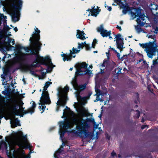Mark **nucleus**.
<instances>
[{
    "instance_id": "obj_1",
    "label": "nucleus",
    "mask_w": 158,
    "mask_h": 158,
    "mask_svg": "<svg viewBox=\"0 0 158 158\" xmlns=\"http://www.w3.org/2000/svg\"><path fill=\"white\" fill-rule=\"evenodd\" d=\"M67 110H64L63 116L66 117L65 122H61L59 123L60 130L59 133L60 138L62 139L65 133L68 131V129H70L75 125L76 126L77 134L81 136L84 134L87 133L89 127L86 120L83 119L82 117L87 116L88 115V110L82 106H80L78 109L79 114H76L70 110V109L67 107Z\"/></svg>"
},
{
    "instance_id": "obj_2",
    "label": "nucleus",
    "mask_w": 158,
    "mask_h": 158,
    "mask_svg": "<svg viewBox=\"0 0 158 158\" xmlns=\"http://www.w3.org/2000/svg\"><path fill=\"white\" fill-rule=\"evenodd\" d=\"M6 140L9 147L7 149V144L3 142L2 145L6 150V154L9 158H30L29 155L26 156L23 152V148H30V144L27 139V135L23 136V133L19 131L13 134L11 136L6 137Z\"/></svg>"
},
{
    "instance_id": "obj_3",
    "label": "nucleus",
    "mask_w": 158,
    "mask_h": 158,
    "mask_svg": "<svg viewBox=\"0 0 158 158\" xmlns=\"http://www.w3.org/2000/svg\"><path fill=\"white\" fill-rule=\"evenodd\" d=\"M35 32L32 35V37L30 39V41L31 42V44L30 48H21L17 47L18 54L16 56L17 59L19 62L21 63L24 61L26 59V54L22 52L21 49L23 48L26 52H28L29 50L31 51V53L32 54L36 55L37 56L38 61L42 64L53 67H55L52 61L51 60L48 56L44 58L39 57L38 53L39 51L40 50L42 44L40 42V31L37 28L35 29Z\"/></svg>"
},
{
    "instance_id": "obj_4",
    "label": "nucleus",
    "mask_w": 158,
    "mask_h": 158,
    "mask_svg": "<svg viewBox=\"0 0 158 158\" xmlns=\"http://www.w3.org/2000/svg\"><path fill=\"white\" fill-rule=\"evenodd\" d=\"M52 84L51 82L48 81L46 82L44 87V89L41 96L40 98L39 104L40 106L39 108L40 110H42L41 112L42 113L43 112L46 106L45 105H49L51 103V101L49 98V94L46 90L49 85Z\"/></svg>"
},
{
    "instance_id": "obj_5",
    "label": "nucleus",
    "mask_w": 158,
    "mask_h": 158,
    "mask_svg": "<svg viewBox=\"0 0 158 158\" xmlns=\"http://www.w3.org/2000/svg\"><path fill=\"white\" fill-rule=\"evenodd\" d=\"M72 84L74 89L77 90L74 93V94L77 101L81 105H84L86 103V100L87 99L89 98V97H85L82 98L80 96V94L81 91L84 90L85 88L86 85H78L77 82V80L76 79H74L72 80Z\"/></svg>"
},
{
    "instance_id": "obj_6",
    "label": "nucleus",
    "mask_w": 158,
    "mask_h": 158,
    "mask_svg": "<svg viewBox=\"0 0 158 158\" xmlns=\"http://www.w3.org/2000/svg\"><path fill=\"white\" fill-rule=\"evenodd\" d=\"M69 88L66 86L64 89L60 88L58 90V96L59 99L56 102V111H58L60 106H64L66 104L67 100V94L68 92Z\"/></svg>"
},
{
    "instance_id": "obj_7",
    "label": "nucleus",
    "mask_w": 158,
    "mask_h": 158,
    "mask_svg": "<svg viewBox=\"0 0 158 158\" xmlns=\"http://www.w3.org/2000/svg\"><path fill=\"white\" fill-rule=\"evenodd\" d=\"M12 3L9 10L13 14L12 19L15 22L19 20V12L17 10L21 9L23 3L21 0H12Z\"/></svg>"
},
{
    "instance_id": "obj_8",
    "label": "nucleus",
    "mask_w": 158,
    "mask_h": 158,
    "mask_svg": "<svg viewBox=\"0 0 158 158\" xmlns=\"http://www.w3.org/2000/svg\"><path fill=\"white\" fill-rule=\"evenodd\" d=\"M6 105L10 113L15 115H18L20 112L21 110L16 108L17 104L14 102L11 101L6 104L4 98H0V106H3Z\"/></svg>"
},
{
    "instance_id": "obj_9",
    "label": "nucleus",
    "mask_w": 158,
    "mask_h": 158,
    "mask_svg": "<svg viewBox=\"0 0 158 158\" xmlns=\"http://www.w3.org/2000/svg\"><path fill=\"white\" fill-rule=\"evenodd\" d=\"M141 10L140 9L133 8L131 12L130 15L133 19L135 18L137 16L138 18L136 21L138 24L139 25L143 26L146 23L145 20L146 17L143 15L141 14Z\"/></svg>"
},
{
    "instance_id": "obj_10",
    "label": "nucleus",
    "mask_w": 158,
    "mask_h": 158,
    "mask_svg": "<svg viewBox=\"0 0 158 158\" xmlns=\"http://www.w3.org/2000/svg\"><path fill=\"white\" fill-rule=\"evenodd\" d=\"M75 67L77 70V71L75 73L76 76L89 73V70L87 69V65L85 62L77 63L75 65ZM89 72H90V71Z\"/></svg>"
},
{
    "instance_id": "obj_11",
    "label": "nucleus",
    "mask_w": 158,
    "mask_h": 158,
    "mask_svg": "<svg viewBox=\"0 0 158 158\" xmlns=\"http://www.w3.org/2000/svg\"><path fill=\"white\" fill-rule=\"evenodd\" d=\"M79 50L73 48L72 50H70V53L69 54L67 55L66 54H63L62 55V57H63V60L65 61L66 60L70 61L72 59V56L73 57H75L76 55H73L75 53H77L80 52Z\"/></svg>"
},
{
    "instance_id": "obj_12",
    "label": "nucleus",
    "mask_w": 158,
    "mask_h": 158,
    "mask_svg": "<svg viewBox=\"0 0 158 158\" xmlns=\"http://www.w3.org/2000/svg\"><path fill=\"white\" fill-rule=\"evenodd\" d=\"M97 30L103 37H107L111 34V31H108L104 28L103 25H101L97 27Z\"/></svg>"
},
{
    "instance_id": "obj_13",
    "label": "nucleus",
    "mask_w": 158,
    "mask_h": 158,
    "mask_svg": "<svg viewBox=\"0 0 158 158\" xmlns=\"http://www.w3.org/2000/svg\"><path fill=\"white\" fill-rule=\"evenodd\" d=\"M115 38L116 39V45L118 48L121 49L123 47V38H121V35L120 34H118L115 35Z\"/></svg>"
},
{
    "instance_id": "obj_14",
    "label": "nucleus",
    "mask_w": 158,
    "mask_h": 158,
    "mask_svg": "<svg viewBox=\"0 0 158 158\" xmlns=\"http://www.w3.org/2000/svg\"><path fill=\"white\" fill-rule=\"evenodd\" d=\"M150 8L154 15L158 16V6L156 4L151 5Z\"/></svg>"
},
{
    "instance_id": "obj_15",
    "label": "nucleus",
    "mask_w": 158,
    "mask_h": 158,
    "mask_svg": "<svg viewBox=\"0 0 158 158\" xmlns=\"http://www.w3.org/2000/svg\"><path fill=\"white\" fill-rule=\"evenodd\" d=\"M94 7L95 6L91 7L90 9H88L87 10V11H90L91 13V15L95 17H96L97 15L100 11V10L98 9L97 10L96 9H94Z\"/></svg>"
},
{
    "instance_id": "obj_16",
    "label": "nucleus",
    "mask_w": 158,
    "mask_h": 158,
    "mask_svg": "<svg viewBox=\"0 0 158 158\" xmlns=\"http://www.w3.org/2000/svg\"><path fill=\"white\" fill-rule=\"evenodd\" d=\"M84 35L85 33L84 31H81L78 30H77L76 36L77 38H79L82 40L85 39L86 38L84 36Z\"/></svg>"
},
{
    "instance_id": "obj_17",
    "label": "nucleus",
    "mask_w": 158,
    "mask_h": 158,
    "mask_svg": "<svg viewBox=\"0 0 158 158\" xmlns=\"http://www.w3.org/2000/svg\"><path fill=\"white\" fill-rule=\"evenodd\" d=\"M31 104H32V106L28 110L26 113H32L34 112V109L36 107V105L35 102L33 101H32L31 102Z\"/></svg>"
},
{
    "instance_id": "obj_18",
    "label": "nucleus",
    "mask_w": 158,
    "mask_h": 158,
    "mask_svg": "<svg viewBox=\"0 0 158 158\" xmlns=\"http://www.w3.org/2000/svg\"><path fill=\"white\" fill-rule=\"evenodd\" d=\"M22 69L25 71H27L31 70V67L28 65H25L22 66Z\"/></svg>"
},
{
    "instance_id": "obj_19",
    "label": "nucleus",
    "mask_w": 158,
    "mask_h": 158,
    "mask_svg": "<svg viewBox=\"0 0 158 158\" xmlns=\"http://www.w3.org/2000/svg\"><path fill=\"white\" fill-rule=\"evenodd\" d=\"M96 91L97 92V94H96V95H97V98L96 99V100L94 101V102H96L99 100H100V98L99 97V96H100L102 94L100 93V90H96Z\"/></svg>"
},
{
    "instance_id": "obj_20",
    "label": "nucleus",
    "mask_w": 158,
    "mask_h": 158,
    "mask_svg": "<svg viewBox=\"0 0 158 158\" xmlns=\"http://www.w3.org/2000/svg\"><path fill=\"white\" fill-rule=\"evenodd\" d=\"M126 4L125 0H120L119 1V4L121 6L122 8H123L125 6Z\"/></svg>"
},
{
    "instance_id": "obj_21",
    "label": "nucleus",
    "mask_w": 158,
    "mask_h": 158,
    "mask_svg": "<svg viewBox=\"0 0 158 158\" xmlns=\"http://www.w3.org/2000/svg\"><path fill=\"white\" fill-rule=\"evenodd\" d=\"M13 39H11L10 38H8V42H9V47H10V48H7V50H10V48H14V47L13 46H12L10 44V43L11 42L12 40Z\"/></svg>"
},
{
    "instance_id": "obj_22",
    "label": "nucleus",
    "mask_w": 158,
    "mask_h": 158,
    "mask_svg": "<svg viewBox=\"0 0 158 158\" xmlns=\"http://www.w3.org/2000/svg\"><path fill=\"white\" fill-rule=\"evenodd\" d=\"M135 29L138 33H139L143 31L140 28L138 27V26H135Z\"/></svg>"
},
{
    "instance_id": "obj_23",
    "label": "nucleus",
    "mask_w": 158,
    "mask_h": 158,
    "mask_svg": "<svg viewBox=\"0 0 158 158\" xmlns=\"http://www.w3.org/2000/svg\"><path fill=\"white\" fill-rule=\"evenodd\" d=\"M147 36L148 37V38H151L153 39V42H154L156 43V37L152 35H150L148 36V35H147Z\"/></svg>"
},
{
    "instance_id": "obj_24",
    "label": "nucleus",
    "mask_w": 158,
    "mask_h": 158,
    "mask_svg": "<svg viewBox=\"0 0 158 158\" xmlns=\"http://www.w3.org/2000/svg\"><path fill=\"white\" fill-rule=\"evenodd\" d=\"M117 156L116 153L114 151L113 152L111 153V158H115L117 157Z\"/></svg>"
},
{
    "instance_id": "obj_25",
    "label": "nucleus",
    "mask_w": 158,
    "mask_h": 158,
    "mask_svg": "<svg viewBox=\"0 0 158 158\" xmlns=\"http://www.w3.org/2000/svg\"><path fill=\"white\" fill-rule=\"evenodd\" d=\"M78 49H80V48H82L84 46L83 45V43H78Z\"/></svg>"
},
{
    "instance_id": "obj_26",
    "label": "nucleus",
    "mask_w": 158,
    "mask_h": 158,
    "mask_svg": "<svg viewBox=\"0 0 158 158\" xmlns=\"http://www.w3.org/2000/svg\"><path fill=\"white\" fill-rule=\"evenodd\" d=\"M158 64V60H153V65L154 66Z\"/></svg>"
},
{
    "instance_id": "obj_27",
    "label": "nucleus",
    "mask_w": 158,
    "mask_h": 158,
    "mask_svg": "<svg viewBox=\"0 0 158 158\" xmlns=\"http://www.w3.org/2000/svg\"><path fill=\"white\" fill-rule=\"evenodd\" d=\"M97 43V40H94L92 44V47L94 48L95 44Z\"/></svg>"
},
{
    "instance_id": "obj_28",
    "label": "nucleus",
    "mask_w": 158,
    "mask_h": 158,
    "mask_svg": "<svg viewBox=\"0 0 158 158\" xmlns=\"http://www.w3.org/2000/svg\"><path fill=\"white\" fill-rule=\"evenodd\" d=\"M61 152H60V149H59L58 151L56 153H54V156L55 158H58L57 157V154L58 153H60Z\"/></svg>"
},
{
    "instance_id": "obj_29",
    "label": "nucleus",
    "mask_w": 158,
    "mask_h": 158,
    "mask_svg": "<svg viewBox=\"0 0 158 158\" xmlns=\"http://www.w3.org/2000/svg\"><path fill=\"white\" fill-rule=\"evenodd\" d=\"M136 115L135 116L137 118H138L140 116V112L139 111L137 110L136 111Z\"/></svg>"
},
{
    "instance_id": "obj_30",
    "label": "nucleus",
    "mask_w": 158,
    "mask_h": 158,
    "mask_svg": "<svg viewBox=\"0 0 158 158\" xmlns=\"http://www.w3.org/2000/svg\"><path fill=\"white\" fill-rule=\"evenodd\" d=\"M30 74H31L32 75H34L35 76L36 75V74L33 71L30 70Z\"/></svg>"
},
{
    "instance_id": "obj_31",
    "label": "nucleus",
    "mask_w": 158,
    "mask_h": 158,
    "mask_svg": "<svg viewBox=\"0 0 158 158\" xmlns=\"http://www.w3.org/2000/svg\"><path fill=\"white\" fill-rule=\"evenodd\" d=\"M85 47L86 49L87 50H89V49L90 47H89V45L88 44H87V45H85Z\"/></svg>"
},
{
    "instance_id": "obj_32",
    "label": "nucleus",
    "mask_w": 158,
    "mask_h": 158,
    "mask_svg": "<svg viewBox=\"0 0 158 158\" xmlns=\"http://www.w3.org/2000/svg\"><path fill=\"white\" fill-rule=\"evenodd\" d=\"M121 70V69L120 68H118L116 69V70L118 71V72L117 73H120Z\"/></svg>"
},
{
    "instance_id": "obj_33",
    "label": "nucleus",
    "mask_w": 158,
    "mask_h": 158,
    "mask_svg": "<svg viewBox=\"0 0 158 158\" xmlns=\"http://www.w3.org/2000/svg\"><path fill=\"white\" fill-rule=\"evenodd\" d=\"M116 28H117V29H118L120 31H121L122 30V29H121V27H120V26H118V25L117 26Z\"/></svg>"
},
{
    "instance_id": "obj_34",
    "label": "nucleus",
    "mask_w": 158,
    "mask_h": 158,
    "mask_svg": "<svg viewBox=\"0 0 158 158\" xmlns=\"http://www.w3.org/2000/svg\"><path fill=\"white\" fill-rule=\"evenodd\" d=\"M154 33H158V27H157L156 28Z\"/></svg>"
},
{
    "instance_id": "obj_35",
    "label": "nucleus",
    "mask_w": 158,
    "mask_h": 158,
    "mask_svg": "<svg viewBox=\"0 0 158 158\" xmlns=\"http://www.w3.org/2000/svg\"><path fill=\"white\" fill-rule=\"evenodd\" d=\"M117 56L119 59H120V54L119 53H117Z\"/></svg>"
},
{
    "instance_id": "obj_36",
    "label": "nucleus",
    "mask_w": 158,
    "mask_h": 158,
    "mask_svg": "<svg viewBox=\"0 0 158 158\" xmlns=\"http://www.w3.org/2000/svg\"><path fill=\"white\" fill-rule=\"evenodd\" d=\"M112 8L111 7H108L107 9L109 11H110L111 10Z\"/></svg>"
},
{
    "instance_id": "obj_37",
    "label": "nucleus",
    "mask_w": 158,
    "mask_h": 158,
    "mask_svg": "<svg viewBox=\"0 0 158 158\" xmlns=\"http://www.w3.org/2000/svg\"><path fill=\"white\" fill-rule=\"evenodd\" d=\"M83 44L84 47L85 46V45H87V44H86V43L85 42H84V43H83Z\"/></svg>"
},
{
    "instance_id": "obj_38",
    "label": "nucleus",
    "mask_w": 158,
    "mask_h": 158,
    "mask_svg": "<svg viewBox=\"0 0 158 158\" xmlns=\"http://www.w3.org/2000/svg\"><path fill=\"white\" fill-rule=\"evenodd\" d=\"M2 94H3L4 95H5L6 94V90H5L4 91H2Z\"/></svg>"
},
{
    "instance_id": "obj_39",
    "label": "nucleus",
    "mask_w": 158,
    "mask_h": 158,
    "mask_svg": "<svg viewBox=\"0 0 158 158\" xmlns=\"http://www.w3.org/2000/svg\"><path fill=\"white\" fill-rule=\"evenodd\" d=\"M44 70H45L44 69H43V70H42V71H43V73H44H44H44V74H46V72H47V71L46 70H45V71H44Z\"/></svg>"
},
{
    "instance_id": "obj_40",
    "label": "nucleus",
    "mask_w": 158,
    "mask_h": 158,
    "mask_svg": "<svg viewBox=\"0 0 158 158\" xmlns=\"http://www.w3.org/2000/svg\"><path fill=\"white\" fill-rule=\"evenodd\" d=\"M14 30L16 32L18 31V29L17 27H15L14 28Z\"/></svg>"
},
{
    "instance_id": "obj_41",
    "label": "nucleus",
    "mask_w": 158,
    "mask_h": 158,
    "mask_svg": "<svg viewBox=\"0 0 158 158\" xmlns=\"http://www.w3.org/2000/svg\"><path fill=\"white\" fill-rule=\"evenodd\" d=\"M110 48L112 50H114V51L116 52H117L115 50L114 48H111V47H110Z\"/></svg>"
},
{
    "instance_id": "obj_42",
    "label": "nucleus",
    "mask_w": 158,
    "mask_h": 158,
    "mask_svg": "<svg viewBox=\"0 0 158 158\" xmlns=\"http://www.w3.org/2000/svg\"><path fill=\"white\" fill-rule=\"evenodd\" d=\"M123 23V21H120V24L121 25H122Z\"/></svg>"
},
{
    "instance_id": "obj_43",
    "label": "nucleus",
    "mask_w": 158,
    "mask_h": 158,
    "mask_svg": "<svg viewBox=\"0 0 158 158\" xmlns=\"http://www.w3.org/2000/svg\"><path fill=\"white\" fill-rule=\"evenodd\" d=\"M108 36H109V38L110 39H112V38L111 36H110V35H108Z\"/></svg>"
},
{
    "instance_id": "obj_44",
    "label": "nucleus",
    "mask_w": 158,
    "mask_h": 158,
    "mask_svg": "<svg viewBox=\"0 0 158 158\" xmlns=\"http://www.w3.org/2000/svg\"><path fill=\"white\" fill-rule=\"evenodd\" d=\"M12 40H13V41H12V44L14 45L15 44V42H14V40L13 39Z\"/></svg>"
},
{
    "instance_id": "obj_45",
    "label": "nucleus",
    "mask_w": 158,
    "mask_h": 158,
    "mask_svg": "<svg viewBox=\"0 0 158 158\" xmlns=\"http://www.w3.org/2000/svg\"><path fill=\"white\" fill-rule=\"evenodd\" d=\"M123 13L124 14H125L126 13V11H124V10H123Z\"/></svg>"
},
{
    "instance_id": "obj_46",
    "label": "nucleus",
    "mask_w": 158,
    "mask_h": 158,
    "mask_svg": "<svg viewBox=\"0 0 158 158\" xmlns=\"http://www.w3.org/2000/svg\"><path fill=\"white\" fill-rule=\"evenodd\" d=\"M118 157L120 158L121 157V156L120 154H118Z\"/></svg>"
},
{
    "instance_id": "obj_47",
    "label": "nucleus",
    "mask_w": 158,
    "mask_h": 158,
    "mask_svg": "<svg viewBox=\"0 0 158 158\" xmlns=\"http://www.w3.org/2000/svg\"><path fill=\"white\" fill-rule=\"evenodd\" d=\"M3 18L4 19H6L7 18H6V16H3Z\"/></svg>"
},
{
    "instance_id": "obj_48",
    "label": "nucleus",
    "mask_w": 158,
    "mask_h": 158,
    "mask_svg": "<svg viewBox=\"0 0 158 158\" xmlns=\"http://www.w3.org/2000/svg\"><path fill=\"white\" fill-rule=\"evenodd\" d=\"M72 70H73V68H70L69 69V70H71V71Z\"/></svg>"
},
{
    "instance_id": "obj_49",
    "label": "nucleus",
    "mask_w": 158,
    "mask_h": 158,
    "mask_svg": "<svg viewBox=\"0 0 158 158\" xmlns=\"http://www.w3.org/2000/svg\"><path fill=\"white\" fill-rule=\"evenodd\" d=\"M94 53H97V51H94Z\"/></svg>"
},
{
    "instance_id": "obj_50",
    "label": "nucleus",
    "mask_w": 158,
    "mask_h": 158,
    "mask_svg": "<svg viewBox=\"0 0 158 158\" xmlns=\"http://www.w3.org/2000/svg\"><path fill=\"white\" fill-rule=\"evenodd\" d=\"M144 128V126H142V129H143Z\"/></svg>"
},
{
    "instance_id": "obj_51",
    "label": "nucleus",
    "mask_w": 158,
    "mask_h": 158,
    "mask_svg": "<svg viewBox=\"0 0 158 158\" xmlns=\"http://www.w3.org/2000/svg\"><path fill=\"white\" fill-rule=\"evenodd\" d=\"M23 81L24 82H25V80H24V79L23 78Z\"/></svg>"
},
{
    "instance_id": "obj_52",
    "label": "nucleus",
    "mask_w": 158,
    "mask_h": 158,
    "mask_svg": "<svg viewBox=\"0 0 158 158\" xmlns=\"http://www.w3.org/2000/svg\"><path fill=\"white\" fill-rule=\"evenodd\" d=\"M18 125L17 124H16V125H15V127H17V126H18Z\"/></svg>"
},
{
    "instance_id": "obj_53",
    "label": "nucleus",
    "mask_w": 158,
    "mask_h": 158,
    "mask_svg": "<svg viewBox=\"0 0 158 158\" xmlns=\"http://www.w3.org/2000/svg\"><path fill=\"white\" fill-rule=\"evenodd\" d=\"M90 68H92L93 67H92V65H90Z\"/></svg>"
},
{
    "instance_id": "obj_54",
    "label": "nucleus",
    "mask_w": 158,
    "mask_h": 158,
    "mask_svg": "<svg viewBox=\"0 0 158 158\" xmlns=\"http://www.w3.org/2000/svg\"><path fill=\"white\" fill-rule=\"evenodd\" d=\"M105 6L106 7H108L107 6H106V4L105 5Z\"/></svg>"
},
{
    "instance_id": "obj_55",
    "label": "nucleus",
    "mask_w": 158,
    "mask_h": 158,
    "mask_svg": "<svg viewBox=\"0 0 158 158\" xmlns=\"http://www.w3.org/2000/svg\"><path fill=\"white\" fill-rule=\"evenodd\" d=\"M112 5H115V4H113Z\"/></svg>"
},
{
    "instance_id": "obj_56",
    "label": "nucleus",
    "mask_w": 158,
    "mask_h": 158,
    "mask_svg": "<svg viewBox=\"0 0 158 158\" xmlns=\"http://www.w3.org/2000/svg\"><path fill=\"white\" fill-rule=\"evenodd\" d=\"M90 15V14H89V15H88V16H89Z\"/></svg>"
},
{
    "instance_id": "obj_57",
    "label": "nucleus",
    "mask_w": 158,
    "mask_h": 158,
    "mask_svg": "<svg viewBox=\"0 0 158 158\" xmlns=\"http://www.w3.org/2000/svg\"><path fill=\"white\" fill-rule=\"evenodd\" d=\"M143 121H143V120L142 121V122H143Z\"/></svg>"
},
{
    "instance_id": "obj_58",
    "label": "nucleus",
    "mask_w": 158,
    "mask_h": 158,
    "mask_svg": "<svg viewBox=\"0 0 158 158\" xmlns=\"http://www.w3.org/2000/svg\"><path fill=\"white\" fill-rule=\"evenodd\" d=\"M62 147H62V146H61V148H62Z\"/></svg>"
},
{
    "instance_id": "obj_59",
    "label": "nucleus",
    "mask_w": 158,
    "mask_h": 158,
    "mask_svg": "<svg viewBox=\"0 0 158 158\" xmlns=\"http://www.w3.org/2000/svg\"><path fill=\"white\" fill-rule=\"evenodd\" d=\"M41 91V89H40V91Z\"/></svg>"
}]
</instances>
